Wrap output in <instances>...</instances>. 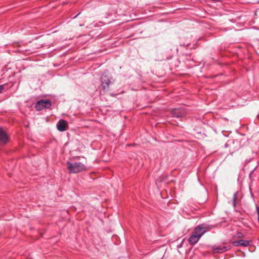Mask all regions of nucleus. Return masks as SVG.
<instances>
[{"label":"nucleus","instance_id":"obj_1","mask_svg":"<svg viewBox=\"0 0 259 259\" xmlns=\"http://www.w3.org/2000/svg\"><path fill=\"white\" fill-rule=\"evenodd\" d=\"M210 229L211 227L205 224H201L196 227L189 238V243L191 245L196 244L201 237Z\"/></svg>","mask_w":259,"mask_h":259},{"label":"nucleus","instance_id":"obj_2","mask_svg":"<svg viewBox=\"0 0 259 259\" xmlns=\"http://www.w3.org/2000/svg\"><path fill=\"white\" fill-rule=\"evenodd\" d=\"M67 169L70 173L75 174L87 170L86 166L80 162H67Z\"/></svg>","mask_w":259,"mask_h":259},{"label":"nucleus","instance_id":"obj_3","mask_svg":"<svg viewBox=\"0 0 259 259\" xmlns=\"http://www.w3.org/2000/svg\"><path fill=\"white\" fill-rule=\"evenodd\" d=\"M51 105V102L49 100H41L36 103L35 108L37 111H40L44 109H49Z\"/></svg>","mask_w":259,"mask_h":259},{"label":"nucleus","instance_id":"obj_4","mask_svg":"<svg viewBox=\"0 0 259 259\" xmlns=\"http://www.w3.org/2000/svg\"><path fill=\"white\" fill-rule=\"evenodd\" d=\"M101 82L102 88L104 90L108 89L110 84L113 83L112 78L105 74H103L101 76Z\"/></svg>","mask_w":259,"mask_h":259},{"label":"nucleus","instance_id":"obj_5","mask_svg":"<svg viewBox=\"0 0 259 259\" xmlns=\"http://www.w3.org/2000/svg\"><path fill=\"white\" fill-rule=\"evenodd\" d=\"M171 113L172 116L179 118L184 117L186 114V112L185 109L181 108L173 109Z\"/></svg>","mask_w":259,"mask_h":259},{"label":"nucleus","instance_id":"obj_6","mask_svg":"<svg viewBox=\"0 0 259 259\" xmlns=\"http://www.w3.org/2000/svg\"><path fill=\"white\" fill-rule=\"evenodd\" d=\"M68 123L66 121L61 119L57 124V127L58 131L64 132L67 130Z\"/></svg>","mask_w":259,"mask_h":259},{"label":"nucleus","instance_id":"obj_7","mask_svg":"<svg viewBox=\"0 0 259 259\" xmlns=\"http://www.w3.org/2000/svg\"><path fill=\"white\" fill-rule=\"evenodd\" d=\"M8 141V137L5 131L0 128V144L5 145Z\"/></svg>","mask_w":259,"mask_h":259},{"label":"nucleus","instance_id":"obj_8","mask_svg":"<svg viewBox=\"0 0 259 259\" xmlns=\"http://www.w3.org/2000/svg\"><path fill=\"white\" fill-rule=\"evenodd\" d=\"M249 241L241 239L237 241H233L232 242V244L235 246H242L244 247H246L249 246Z\"/></svg>","mask_w":259,"mask_h":259},{"label":"nucleus","instance_id":"obj_9","mask_svg":"<svg viewBox=\"0 0 259 259\" xmlns=\"http://www.w3.org/2000/svg\"><path fill=\"white\" fill-rule=\"evenodd\" d=\"M229 248L227 246H218L213 248V252L214 253H222L227 251Z\"/></svg>","mask_w":259,"mask_h":259},{"label":"nucleus","instance_id":"obj_10","mask_svg":"<svg viewBox=\"0 0 259 259\" xmlns=\"http://www.w3.org/2000/svg\"><path fill=\"white\" fill-rule=\"evenodd\" d=\"M237 193H234V194L233 195V205H234V207H235L236 205V199L237 198Z\"/></svg>","mask_w":259,"mask_h":259},{"label":"nucleus","instance_id":"obj_11","mask_svg":"<svg viewBox=\"0 0 259 259\" xmlns=\"http://www.w3.org/2000/svg\"><path fill=\"white\" fill-rule=\"evenodd\" d=\"M237 237H238V238H242V237H243V234H242V233H241V232H238V233H237Z\"/></svg>","mask_w":259,"mask_h":259},{"label":"nucleus","instance_id":"obj_12","mask_svg":"<svg viewBox=\"0 0 259 259\" xmlns=\"http://www.w3.org/2000/svg\"><path fill=\"white\" fill-rule=\"evenodd\" d=\"M256 210H257V213L258 215V221L259 222V207H257Z\"/></svg>","mask_w":259,"mask_h":259},{"label":"nucleus","instance_id":"obj_13","mask_svg":"<svg viewBox=\"0 0 259 259\" xmlns=\"http://www.w3.org/2000/svg\"><path fill=\"white\" fill-rule=\"evenodd\" d=\"M3 89V87L2 85H0V93H1V92L2 91Z\"/></svg>","mask_w":259,"mask_h":259}]
</instances>
